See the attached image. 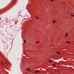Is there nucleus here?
Here are the masks:
<instances>
[{"label":"nucleus","mask_w":74,"mask_h":74,"mask_svg":"<svg viewBox=\"0 0 74 74\" xmlns=\"http://www.w3.org/2000/svg\"><path fill=\"white\" fill-rule=\"evenodd\" d=\"M71 16H73L74 18V15L73 14H71Z\"/></svg>","instance_id":"nucleus-8"},{"label":"nucleus","mask_w":74,"mask_h":74,"mask_svg":"<svg viewBox=\"0 0 74 74\" xmlns=\"http://www.w3.org/2000/svg\"><path fill=\"white\" fill-rule=\"evenodd\" d=\"M63 4H64H64H65V3H63Z\"/></svg>","instance_id":"nucleus-14"},{"label":"nucleus","mask_w":74,"mask_h":74,"mask_svg":"<svg viewBox=\"0 0 74 74\" xmlns=\"http://www.w3.org/2000/svg\"><path fill=\"white\" fill-rule=\"evenodd\" d=\"M1 64H2V65H3V63H2V62L1 63Z\"/></svg>","instance_id":"nucleus-13"},{"label":"nucleus","mask_w":74,"mask_h":74,"mask_svg":"<svg viewBox=\"0 0 74 74\" xmlns=\"http://www.w3.org/2000/svg\"><path fill=\"white\" fill-rule=\"evenodd\" d=\"M57 54H58V55H60V52H59V51H57Z\"/></svg>","instance_id":"nucleus-4"},{"label":"nucleus","mask_w":74,"mask_h":74,"mask_svg":"<svg viewBox=\"0 0 74 74\" xmlns=\"http://www.w3.org/2000/svg\"><path fill=\"white\" fill-rule=\"evenodd\" d=\"M36 43H37V44H38V42H36Z\"/></svg>","instance_id":"nucleus-15"},{"label":"nucleus","mask_w":74,"mask_h":74,"mask_svg":"<svg viewBox=\"0 0 74 74\" xmlns=\"http://www.w3.org/2000/svg\"><path fill=\"white\" fill-rule=\"evenodd\" d=\"M52 22L53 23H56V21L53 20L52 21Z\"/></svg>","instance_id":"nucleus-2"},{"label":"nucleus","mask_w":74,"mask_h":74,"mask_svg":"<svg viewBox=\"0 0 74 74\" xmlns=\"http://www.w3.org/2000/svg\"><path fill=\"white\" fill-rule=\"evenodd\" d=\"M51 2H53V1H54V0H51Z\"/></svg>","instance_id":"nucleus-9"},{"label":"nucleus","mask_w":74,"mask_h":74,"mask_svg":"<svg viewBox=\"0 0 74 74\" xmlns=\"http://www.w3.org/2000/svg\"><path fill=\"white\" fill-rule=\"evenodd\" d=\"M36 18L37 19H38V18H39V17H37V16H36Z\"/></svg>","instance_id":"nucleus-11"},{"label":"nucleus","mask_w":74,"mask_h":74,"mask_svg":"<svg viewBox=\"0 0 74 74\" xmlns=\"http://www.w3.org/2000/svg\"><path fill=\"white\" fill-rule=\"evenodd\" d=\"M66 43H68V44H70V42L69 41H67L66 42Z\"/></svg>","instance_id":"nucleus-6"},{"label":"nucleus","mask_w":74,"mask_h":74,"mask_svg":"<svg viewBox=\"0 0 74 74\" xmlns=\"http://www.w3.org/2000/svg\"><path fill=\"white\" fill-rule=\"evenodd\" d=\"M49 63H51V62H52V61H51V60H49Z\"/></svg>","instance_id":"nucleus-10"},{"label":"nucleus","mask_w":74,"mask_h":74,"mask_svg":"<svg viewBox=\"0 0 74 74\" xmlns=\"http://www.w3.org/2000/svg\"><path fill=\"white\" fill-rule=\"evenodd\" d=\"M39 72H40V71H39V70H36V71L35 72V73H38Z\"/></svg>","instance_id":"nucleus-3"},{"label":"nucleus","mask_w":74,"mask_h":74,"mask_svg":"<svg viewBox=\"0 0 74 74\" xmlns=\"http://www.w3.org/2000/svg\"><path fill=\"white\" fill-rule=\"evenodd\" d=\"M24 43H26V40H24Z\"/></svg>","instance_id":"nucleus-12"},{"label":"nucleus","mask_w":74,"mask_h":74,"mask_svg":"<svg viewBox=\"0 0 74 74\" xmlns=\"http://www.w3.org/2000/svg\"><path fill=\"white\" fill-rule=\"evenodd\" d=\"M53 67H55L56 66V65L55 64H53Z\"/></svg>","instance_id":"nucleus-7"},{"label":"nucleus","mask_w":74,"mask_h":74,"mask_svg":"<svg viewBox=\"0 0 74 74\" xmlns=\"http://www.w3.org/2000/svg\"><path fill=\"white\" fill-rule=\"evenodd\" d=\"M27 71H30V69L29 68H27Z\"/></svg>","instance_id":"nucleus-5"},{"label":"nucleus","mask_w":74,"mask_h":74,"mask_svg":"<svg viewBox=\"0 0 74 74\" xmlns=\"http://www.w3.org/2000/svg\"><path fill=\"white\" fill-rule=\"evenodd\" d=\"M65 37H66V38H67L69 36H68V34L67 33H66L65 34Z\"/></svg>","instance_id":"nucleus-1"}]
</instances>
